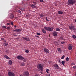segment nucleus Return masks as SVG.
<instances>
[{
  "instance_id": "nucleus-53",
  "label": "nucleus",
  "mask_w": 76,
  "mask_h": 76,
  "mask_svg": "<svg viewBox=\"0 0 76 76\" xmlns=\"http://www.w3.org/2000/svg\"><path fill=\"white\" fill-rule=\"evenodd\" d=\"M14 28H16V25H15L14 26Z\"/></svg>"
},
{
  "instance_id": "nucleus-50",
  "label": "nucleus",
  "mask_w": 76,
  "mask_h": 76,
  "mask_svg": "<svg viewBox=\"0 0 76 76\" xmlns=\"http://www.w3.org/2000/svg\"><path fill=\"white\" fill-rule=\"evenodd\" d=\"M7 24L8 25H10V23H7Z\"/></svg>"
},
{
  "instance_id": "nucleus-58",
  "label": "nucleus",
  "mask_w": 76,
  "mask_h": 76,
  "mask_svg": "<svg viewBox=\"0 0 76 76\" xmlns=\"http://www.w3.org/2000/svg\"><path fill=\"white\" fill-rule=\"evenodd\" d=\"M20 76H22V75H20Z\"/></svg>"
},
{
  "instance_id": "nucleus-13",
  "label": "nucleus",
  "mask_w": 76,
  "mask_h": 76,
  "mask_svg": "<svg viewBox=\"0 0 76 76\" xmlns=\"http://www.w3.org/2000/svg\"><path fill=\"white\" fill-rule=\"evenodd\" d=\"M14 31H15V32H21V30L19 29H15V30H13Z\"/></svg>"
},
{
  "instance_id": "nucleus-22",
  "label": "nucleus",
  "mask_w": 76,
  "mask_h": 76,
  "mask_svg": "<svg viewBox=\"0 0 76 76\" xmlns=\"http://www.w3.org/2000/svg\"><path fill=\"white\" fill-rule=\"evenodd\" d=\"M10 18L11 19H13L14 18V15H10Z\"/></svg>"
},
{
  "instance_id": "nucleus-37",
  "label": "nucleus",
  "mask_w": 76,
  "mask_h": 76,
  "mask_svg": "<svg viewBox=\"0 0 76 76\" xmlns=\"http://www.w3.org/2000/svg\"><path fill=\"white\" fill-rule=\"evenodd\" d=\"M61 44H64L65 43V42H61Z\"/></svg>"
},
{
  "instance_id": "nucleus-45",
  "label": "nucleus",
  "mask_w": 76,
  "mask_h": 76,
  "mask_svg": "<svg viewBox=\"0 0 76 76\" xmlns=\"http://www.w3.org/2000/svg\"><path fill=\"white\" fill-rule=\"evenodd\" d=\"M6 40H4V41H3V42H6Z\"/></svg>"
},
{
  "instance_id": "nucleus-40",
  "label": "nucleus",
  "mask_w": 76,
  "mask_h": 76,
  "mask_svg": "<svg viewBox=\"0 0 76 76\" xmlns=\"http://www.w3.org/2000/svg\"><path fill=\"white\" fill-rule=\"evenodd\" d=\"M60 39H63V37H60Z\"/></svg>"
},
{
  "instance_id": "nucleus-8",
  "label": "nucleus",
  "mask_w": 76,
  "mask_h": 76,
  "mask_svg": "<svg viewBox=\"0 0 76 76\" xmlns=\"http://www.w3.org/2000/svg\"><path fill=\"white\" fill-rule=\"evenodd\" d=\"M15 73L13 72H8V76H15Z\"/></svg>"
},
{
  "instance_id": "nucleus-7",
  "label": "nucleus",
  "mask_w": 76,
  "mask_h": 76,
  "mask_svg": "<svg viewBox=\"0 0 76 76\" xmlns=\"http://www.w3.org/2000/svg\"><path fill=\"white\" fill-rule=\"evenodd\" d=\"M24 76H29V73L28 71H25L23 74Z\"/></svg>"
},
{
  "instance_id": "nucleus-28",
  "label": "nucleus",
  "mask_w": 76,
  "mask_h": 76,
  "mask_svg": "<svg viewBox=\"0 0 76 76\" xmlns=\"http://www.w3.org/2000/svg\"><path fill=\"white\" fill-rule=\"evenodd\" d=\"M66 61H69V58L68 57L66 58Z\"/></svg>"
},
{
  "instance_id": "nucleus-44",
  "label": "nucleus",
  "mask_w": 76,
  "mask_h": 76,
  "mask_svg": "<svg viewBox=\"0 0 76 76\" xmlns=\"http://www.w3.org/2000/svg\"><path fill=\"white\" fill-rule=\"evenodd\" d=\"M36 76H39V74H37L35 75Z\"/></svg>"
},
{
  "instance_id": "nucleus-41",
  "label": "nucleus",
  "mask_w": 76,
  "mask_h": 76,
  "mask_svg": "<svg viewBox=\"0 0 76 76\" xmlns=\"http://www.w3.org/2000/svg\"><path fill=\"white\" fill-rule=\"evenodd\" d=\"M40 1L42 3H43V0H40Z\"/></svg>"
},
{
  "instance_id": "nucleus-26",
  "label": "nucleus",
  "mask_w": 76,
  "mask_h": 76,
  "mask_svg": "<svg viewBox=\"0 0 76 76\" xmlns=\"http://www.w3.org/2000/svg\"><path fill=\"white\" fill-rule=\"evenodd\" d=\"M64 57H65V56L64 55H63L62 57L61 58V59H64Z\"/></svg>"
},
{
  "instance_id": "nucleus-56",
  "label": "nucleus",
  "mask_w": 76,
  "mask_h": 76,
  "mask_svg": "<svg viewBox=\"0 0 76 76\" xmlns=\"http://www.w3.org/2000/svg\"><path fill=\"white\" fill-rule=\"evenodd\" d=\"M75 22L76 23V20H75Z\"/></svg>"
},
{
  "instance_id": "nucleus-46",
  "label": "nucleus",
  "mask_w": 76,
  "mask_h": 76,
  "mask_svg": "<svg viewBox=\"0 0 76 76\" xmlns=\"http://www.w3.org/2000/svg\"><path fill=\"white\" fill-rule=\"evenodd\" d=\"M36 38H39V36H36Z\"/></svg>"
},
{
  "instance_id": "nucleus-4",
  "label": "nucleus",
  "mask_w": 76,
  "mask_h": 76,
  "mask_svg": "<svg viewBox=\"0 0 76 76\" xmlns=\"http://www.w3.org/2000/svg\"><path fill=\"white\" fill-rule=\"evenodd\" d=\"M22 39H23L24 41H30V39L28 37H22Z\"/></svg>"
},
{
  "instance_id": "nucleus-23",
  "label": "nucleus",
  "mask_w": 76,
  "mask_h": 76,
  "mask_svg": "<svg viewBox=\"0 0 76 76\" xmlns=\"http://www.w3.org/2000/svg\"><path fill=\"white\" fill-rule=\"evenodd\" d=\"M63 65H64L65 64V61H63L61 63Z\"/></svg>"
},
{
  "instance_id": "nucleus-1",
  "label": "nucleus",
  "mask_w": 76,
  "mask_h": 76,
  "mask_svg": "<svg viewBox=\"0 0 76 76\" xmlns=\"http://www.w3.org/2000/svg\"><path fill=\"white\" fill-rule=\"evenodd\" d=\"M44 64H38V66H37V68L38 69H40L41 71L40 73L41 74H42V71H43V67H44Z\"/></svg>"
},
{
  "instance_id": "nucleus-21",
  "label": "nucleus",
  "mask_w": 76,
  "mask_h": 76,
  "mask_svg": "<svg viewBox=\"0 0 76 76\" xmlns=\"http://www.w3.org/2000/svg\"><path fill=\"white\" fill-rule=\"evenodd\" d=\"M3 44V45H4V46H7V45H9V44L7 43H4Z\"/></svg>"
},
{
  "instance_id": "nucleus-31",
  "label": "nucleus",
  "mask_w": 76,
  "mask_h": 76,
  "mask_svg": "<svg viewBox=\"0 0 76 76\" xmlns=\"http://www.w3.org/2000/svg\"><path fill=\"white\" fill-rule=\"evenodd\" d=\"M49 70L48 69H47L46 70V72H47V73H48V71H49Z\"/></svg>"
},
{
  "instance_id": "nucleus-33",
  "label": "nucleus",
  "mask_w": 76,
  "mask_h": 76,
  "mask_svg": "<svg viewBox=\"0 0 76 76\" xmlns=\"http://www.w3.org/2000/svg\"><path fill=\"white\" fill-rule=\"evenodd\" d=\"M26 53H29V50H27L25 51Z\"/></svg>"
},
{
  "instance_id": "nucleus-19",
  "label": "nucleus",
  "mask_w": 76,
  "mask_h": 76,
  "mask_svg": "<svg viewBox=\"0 0 76 76\" xmlns=\"http://www.w3.org/2000/svg\"><path fill=\"white\" fill-rule=\"evenodd\" d=\"M12 63H13V62L12 60H10L9 61V64H10V65H11V64H12Z\"/></svg>"
},
{
  "instance_id": "nucleus-11",
  "label": "nucleus",
  "mask_w": 76,
  "mask_h": 76,
  "mask_svg": "<svg viewBox=\"0 0 76 76\" xmlns=\"http://www.w3.org/2000/svg\"><path fill=\"white\" fill-rule=\"evenodd\" d=\"M43 50L45 53H50V51L48 49H47L46 48H44L43 49Z\"/></svg>"
},
{
  "instance_id": "nucleus-30",
  "label": "nucleus",
  "mask_w": 76,
  "mask_h": 76,
  "mask_svg": "<svg viewBox=\"0 0 76 76\" xmlns=\"http://www.w3.org/2000/svg\"><path fill=\"white\" fill-rule=\"evenodd\" d=\"M10 29V27H8L6 28V29H7V30H9V29Z\"/></svg>"
},
{
  "instance_id": "nucleus-43",
  "label": "nucleus",
  "mask_w": 76,
  "mask_h": 76,
  "mask_svg": "<svg viewBox=\"0 0 76 76\" xmlns=\"http://www.w3.org/2000/svg\"><path fill=\"white\" fill-rule=\"evenodd\" d=\"M13 36H14V37H17V36H17V35H16L15 34H13Z\"/></svg>"
},
{
  "instance_id": "nucleus-18",
  "label": "nucleus",
  "mask_w": 76,
  "mask_h": 76,
  "mask_svg": "<svg viewBox=\"0 0 76 76\" xmlns=\"http://www.w3.org/2000/svg\"><path fill=\"white\" fill-rule=\"evenodd\" d=\"M58 14H61H61H63V11H60L59 10V11H58Z\"/></svg>"
},
{
  "instance_id": "nucleus-54",
  "label": "nucleus",
  "mask_w": 76,
  "mask_h": 76,
  "mask_svg": "<svg viewBox=\"0 0 76 76\" xmlns=\"http://www.w3.org/2000/svg\"><path fill=\"white\" fill-rule=\"evenodd\" d=\"M48 76H50V74H48Z\"/></svg>"
},
{
  "instance_id": "nucleus-12",
  "label": "nucleus",
  "mask_w": 76,
  "mask_h": 76,
  "mask_svg": "<svg viewBox=\"0 0 76 76\" xmlns=\"http://www.w3.org/2000/svg\"><path fill=\"white\" fill-rule=\"evenodd\" d=\"M53 35L54 37H57V32L56 31H53Z\"/></svg>"
},
{
  "instance_id": "nucleus-3",
  "label": "nucleus",
  "mask_w": 76,
  "mask_h": 76,
  "mask_svg": "<svg viewBox=\"0 0 76 76\" xmlns=\"http://www.w3.org/2000/svg\"><path fill=\"white\" fill-rule=\"evenodd\" d=\"M44 28L45 30H46L47 31H53V29H54V27H53L51 28L50 27H47L46 26H44Z\"/></svg>"
},
{
  "instance_id": "nucleus-35",
  "label": "nucleus",
  "mask_w": 76,
  "mask_h": 76,
  "mask_svg": "<svg viewBox=\"0 0 76 76\" xmlns=\"http://www.w3.org/2000/svg\"><path fill=\"white\" fill-rule=\"evenodd\" d=\"M37 35H40L41 34L39 33H37Z\"/></svg>"
},
{
  "instance_id": "nucleus-36",
  "label": "nucleus",
  "mask_w": 76,
  "mask_h": 76,
  "mask_svg": "<svg viewBox=\"0 0 76 76\" xmlns=\"http://www.w3.org/2000/svg\"><path fill=\"white\" fill-rule=\"evenodd\" d=\"M11 24L12 25H13V22L12 21L11 22Z\"/></svg>"
},
{
  "instance_id": "nucleus-34",
  "label": "nucleus",
  "mask_w": 76,
  "mask_h": 76,
  "mask_svg": "<svg viewBox=\"0 0 76 76\" xmlns=\"http://www.w3.org/2000/svg\"><path fill=\"white\" fill-rule=\"evenodd\" d=\"M18 13H20V14H21V13H22V12L20 10L18 11Z\"/></svg>"
},
{
  "instance_id": "nucleus-39",
  "label": "nucleus",
  "mask_w": 76,
  "mask_h": 76,
  "mask_svg": "<svg viewBox=\"0 0 76 76\" xmlns=\"http://www.w3.org/2000/svg\"><path fill=\"white\" fill-rule=\"evenodd\" d=\"M74 32H76V28H75L74 30Z\"/></svg>"
},
{
  "instance_id": "nucleus-6",
  "label": "nucleus",
  "mask_w": 76,
  "mask_h": 76,
  "mask_svg": "<svg viewBox=\"0 0 76 76\" xmlns=\"http://www.w3.org/2000/svg\"><path fill=\"white\" fill-rule=\"evenodd\" d=\"M53 66L55 67V69L56 70H58L60 68L59 66L56 64H55L53 65Z\"/></svg>"
},
{
  "instance_id": "nucleus-10",
  "label": "nucleus",
  "mask_w": 76,
  "mask_h": 76,
  "mask_svg": "<svg viewBox=\"0 0 76 76\" xmlns=\"http://www.w3.org/2000/svg\"><path fill=\"white\" fill-rule=\"evenodd\" d=\"M68 49L69 50H72V44H69L68 47Z\"/></svg>"
},
{
  "instance_id": "nucleus-57",
  "label": "nucleus",
  "mask_w": 76,
  "mask_h": 76,
  "mask_svg": "<svg viewBox=\"0 0 76 76\" xmlns=\"http://www.w3.org/2000/svg\"><path fill=\"white\" fill-rule=\"evenodd\" d=\"M16 39H19L18 38H16Z\"/></svg>"
},
{
  "instance_id": "nucleus-25",
  "label": "nucleus",
  "mask_w": 76,
  "mask_h": 76,
  "mask_svg": "<svg viewBox=\"0 0 76 76\" xmlns=\"http://www.w3.org/2000/svg\"><path fill=\"white\" fill-rule=\"evenodd\" d=\"M72 38H74V39H75L76 38V37L75 36V35H73L72 36Z\"/></svg>"
},
{
  "instance_id": "nucleus-52",
  "label": "nucleus",
  "mask_w": 76,
  "mask_h": 76,
  "mask_svg": "<svg viewBox=\"0 0 76 76\" xmlns=\"http://www.w3.org/2000/svg\"><path fill=\"white\" fill-rule=\"evenodd\" d=\"M75 63H72V65L73 66H74L75 65Z\"/></svg>"
},
{
  "instance_id": "nucleus-24",
  "label": "nucleus",
  "mask_w": 76,
  "mask_h": 76,
  "mask_svg": "<svg viewBox=\"0 0 76 76\" xmlns=\"http://www.w3.org/2000/svg\"><path fill=\"white\" fill-rule=\"evenodd\" d=\"M56 31H60V29L58 28H56Z\"/></svg>"
},
{
  "instance_id": "nucleus-47",
  "label": "nucleus",
  "mask_w": 76,
  "mask_h": 76,
  "mask_svg": "<svg viewBox=\"0 0 76 76\" xmlns=\"http://www.w3.org/2000/svg\"><path fill=\"white\" fill-rule=\"evenodd\" d=\"M23 61H24V62H25L26 61V60L25 59H24L23 60Z\"/></svg>"
},
{
  "instance_id": "nucleus-20",
  "label": "nucleus",
  "mask_w": 76,
  "mask_h": 76,
  "mask_svg": "<svg viewBox=\"0 0 76 76\" xmlns=\"http://www.w3.org/2000/svg\"><path fill=\"white\" fill-rule=\"evenodd\" d=\"M20 10L22 12H23V11H25V8H20Z\"/></svg>"
},
{
  "instance_id": "nucleus-27",
  "label": "nucleus",
  "mask_w": 76,
  "mask_h": 76,
  "mask_svg": "<svg viewBox=\"0 0 76 76\" xmlns=\"http://www.w3.org/2000/svg\"><path fill=\"white\" fill-rule=\"evenodd\" d=\"M31 7L32 8H34V7H36V6H34V5H33V4H32V5H31Z\"/></svg>"
},
{
  "instance_id": "nucleus-29",
  "label": "nucleus",
  "mask_w": 76,
  "mask_h": 76,
  "mask_svg": "<svg viewBox=\"0 0 76 76\" xmlns=\"http://www.w3.org/2000/svg\"><path fill=\"white\" fill-rule=\"evenodd\" d=\"M39 16H40V17H44V15L42 14H40Z\"/></svg>"
},
{
  "instance_id": "nucleus-17",
  "label": "nucleus",
  "mask_w": 76,
  "mask_h": 76,
  "mask_svg": "<svg viewBox=\"0 0 76 76\" xmlns=\"http://www.w3.org/2000/svg\"><path fill=\"white\" fill-rule=\"evenodd\" d=\"M42 31L43 32V34H46V30H45L42 28Z\"/></svg>"
},
{
  "instance_id": "nucleus-38",
  "label": "nucleus",
  "mask_w": 76,
  "mask_h": 76,
  "mask_svg": "<svg viewBox=\"0 0 76 76\" xmlns=\"http://www.w3.org/2000/svg\"><path fill=\"white\" fill-rule=\"evenodd\" d=\"M2 28H6V27L5 26H2Z\"/></svg>"
},
{
  "instance_id": "nucleus-60",
  "label": "nucleus",
  "mask_w": 76,
  "mask_h": 76,
  "mask_svg": "<svg viewBox=\"0 0 76 76\" xmlns=\"http://www.w3.org/2000/svg\"><path fill=\"white\" fill-rule=\"evenodd\" d=\"M34 7V8H36V7Z\"/></svg>"
},
{
  "instance_id": "nucleus-59",
  "label": "nucleus",
  "mask_w": 76,
  "mask_h": 76,
  "mask_svg": "<svg viewBox=\"0 0 76 76\" xmlns=\"http://www.w3.org/2000/svg\"><path fill=\"white\" fill-rule=\"evenodd\" d=\"M0 76H2V75H0Z\"/></svg>"
},
{
  "instance_id": "nucleus-2",
  "label": "nucleus",
  "mask_w": 76,
  "mask_h": 76,
  "mask_svg": "<svg viewBox=\"0 0 76 76\" xmlns=\"http://www.w3.org/2000/svg\"><path fill=\"white\" fill-rule=\"evenodd\" d=\"M68 3H67L68 5L69 6H72L73 5V4L75 3L76 2V0H68Z\"/></svg>"
},
{
  "instance_id": "nucleus-16",
  "label": "nucleus",
  "mask_w": 76,
  "mask_h": 76,
  "mask_svg": "<svg viewBox=\"0 0 76 76\" xmlns=\"http://www.w3.org/2000/svg\"><path fill=\"white\" fill-rule=\"evenodd\" d=\"M4 57L5 58H6V59H9V60H10V58L7 55H5Z\"/></svg>"
},
{
  "instance_id": "nucleus-9",
  "label": "nucleus",
  "mask_w": 76,
  "mask_h": 76,
  "mask_svg": "<svg viewBox=\"0 0 76 76\" xmlns=\"http://www.w3.org/2000/svg\"><path fill=\"white\" fill-rule=\"evenodd\" d=\"M69 29L71 31L75 30V27L73 26H69Z\"/></svg>"
},
{
  "instance_id": "nucleus-14",
  "label": "nucleus",
  "mask_w": 76,
  "mask_h": 76,
  "mask_svg": "<svg viewBox=\"0 0 76 76\" xmlns=\"http://www.w3.org/2000/svg\"><path fill=\"white\" fill-rule=\"evenodd\" d=\"M20 64L21 66H24L25 65V63L22 62H20Z\"/></svg>"
},
{
  "instance_id": "nucleus-15",
  "label": "nucleus",
  "mask_w": 76,
  "mask_h": 76,
  "mask_svg": "<svg viewBox=\"0 0 76 76\" xmlns=\"http://www.w3.org/2000/svg\"><path fill=\"white\" fill-rule=\"evenodd\" d=\"M57 50H58V52H59L60 53H61L62 51L61 49L59 48H57Z\"/></svg>"
},
{
  "instance_id": "nucleus-32",
  "label": "nucleus",
  "mask_w": 76,
  "mask_h": 76,
  "mask_svg": "<svg viewBox=\"0 0 76 76\" xmlns=\"http://www.w3.org/2000/svg\"><path fill=\"white\" fill-rule=\"evenodd\" d=\"M33 3H34V5H36L37 4V2H33Z\"/></svg>"
},
{
  "instance_id": "nucleus-49",
  "label": "nucleus",
  "mask_w": 76,
  "mask_h": 76,
  "mask_svg": "<svg viewBox=\"0 0 76 76\" xmlns=\"http://www.w3.org/2000/svg\"><path fill=\"white\" fill-rule=\"evenodd\" d=\"M1 40H2L3 41H4V38H1Z\"/></svg>"
},
{
  "instance_id": "nucleus-48",
  "label": "nucleus",
  "mask_w": 76,
  "mask_h": 76,
  "mask_svg": "<svg viewBox=\"0 0 76 76\" xmlns=\"http://www.w3.org/2000/svg\"><path fill=\"white\" fill-rule=\"evenodd\" d=\"M73 68L74 69H76V66H73Z\"/></svg>"
},
{
  "instance_id": "nucleus-61",
  "label": "nucleus",
  "mask_w": 76,
  "mask_h": 76,
  "mask_svg": "<svg viewBox=\"0 0 76 76\" xmlns=\"http://www.w3.org/2000/svg\"><path fill=\"white\" fill-rule=\"evenodd\" d=\"M75 75L76 76V73L75 74Z\"/></svg>"
},
{
  "instance_id": "nucleus-5",
  "label": "nucleus",
  "mask_w": 76,
  "mask_h": 76,
  "mask_svg": "<svg viewBox=\"0 0 76 76\" xmlns=\"http://www.w3.org/2000/svg\"><path fill=\"white\" fill-rule=\"evenodd\" d=\"M16 58L18 60H23L24 59V58L21 55L17 56Z\"/></svg>"
},
{
  "instance_id": "nucleus-55",
  "label": "nucleus",
  "mask_w": 76,
  "mask_h": 76,
  "mask_svg": "<svg viewBox=\"0 0 76 76\" xmlns=\"http://www.w3.org/2000/svg\"><path fill=\"white\" fill-rule=\"evenodd\" d=\"M41 70V69H39V70H38V72H39V71H40L41 70Z\"/></svg>"
},
{
  "instance_id": "nucleus-51",
  "label": "nucleus",
  "mask_w": 76,
  "mask_h": 76,
  "mask_svg": "<svg viewBox=\"0 0 76 76\" xmlns=\"http://www.w3.org/2000/svg\"><path fill=\"white\" fill-rule=\"evenodd\" d=\"M59 63H61V61L60 60H59Z\"/></svg>"
},
{
  "instance_id": "nucleus-42",
  "label": "nucleus",
  "mask_w": 76,
  "mask_h": 76,
  "mask_svg": "<svg viewBox=\"0 0 76 76\" xmlns=\"http://www.w3.org/2000/svg\"><path fill=\"white\" fill-rule=\"evenodd\" d=\"M45 19H46V20H47V21H49V20H48L47 19V17H46L45 18Z\"/></svg>"
}]
</instances>
